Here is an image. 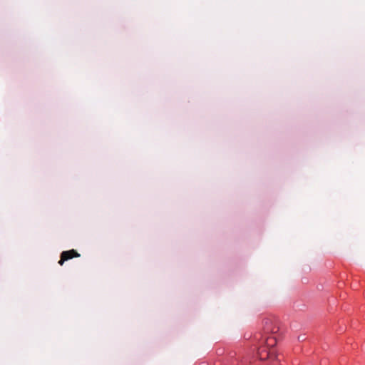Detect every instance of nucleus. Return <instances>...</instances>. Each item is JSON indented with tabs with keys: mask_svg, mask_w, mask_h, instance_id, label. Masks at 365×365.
<instances>
[{
	"mask_svg": "<svg viewBox=\"0 0 365 365\" xmlns=\"http://www.w3.org/2000/svg\"><path fill=\"white\" fill-rule=\"evenodd\" d=\"M245 338L251 340L252 347L245 356L240 359L230 356L223 365H265V361L272 356L271 347L277 344L272 336H264L261 332L245 334Z\"/></svg>",
	"mask_w": 365,
	"mask_h": 365,
	"instance_id": "f257e3e1",
	"label": "nucleus"
},
{
	"mask_svg": "<svg viewBox=\"0 0 365 365\" xmlns=\"http://www.w3.org/2000/svg\"><path fill=\"white\" fill-rule=\"evenodd\" d=\"M61 254L63 257V260L66 261L74 257H80V254L73 249L67 251H63Z\"/></svg>",
	"mask_w": 365,
	"mask_h": 365,
	"instance_id": "f03ea898",
	"label": "nucleus"
},
{
	"mask_svg": "<svg viewBox=\"0 0 365 365\" xmlns=\"http://www.w3.org/2000/svg\"><path fill=\"white\" fill-rule=\"evenodd\" d=\"M66 260H63V257L61 255L60 260L58 261V264L62 266Z\"/></svg>",
	"mask_w": 365,
	"mask_h": 365,
	"instance_id": "7ed1b4c3",
	"label": "nucleus"
},
{
	"mask_svg": "<svg viewBox=\"0 0 365 365\" xmlns=\"http://www.w3.org/2000/svg\"><path fill=\"white\" fill-rule=\"evenodd\" d=\"M264 331L265 332H269V331L274 332V329H271V328H269V327H265L264 328Z\"/></svg>",
	"mask_w": 365,
	"mask_h": 365,
	"instance_id": "20e7f679",
	"label": "nucleus"
},
{
	"mask_svg": "<svg viewBox=\"0 0 365 365\" xmlns=\"http://www.w3.org/2000/svg\"><path fill=\"white\" fill-rule=\"evenodd\" d=\"M270 322H270V320H269V319H265L264 320V324H265V325H267V324H268L269 323H270Z\"/></svg>",
	"mask_w": 365,
	"mask_h": 365,
	"instance_id": "39448f33",
	"label": "nucleus"
}]
</instances>
